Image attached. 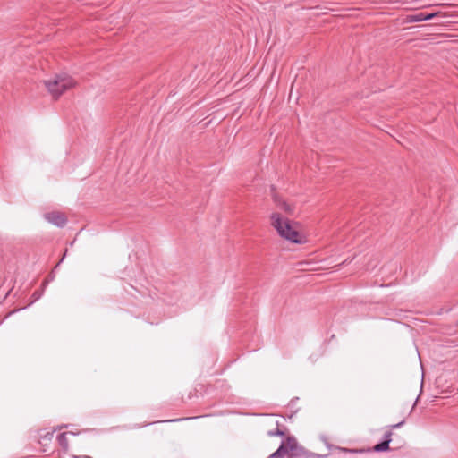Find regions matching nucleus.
Wrapping results in <instances>:
<instances>
[{"instance_id":"1","label":"nucleus","mask_w":458,"mask_h":458,"mask_svg":"<svg viewBox=\"0 0 458 458\" xmlns=\"http://www.w3.org/2000/svg\"><path fill=\"white\" fill-rule=\"evenodd\" d=\"M270 218L271 225L282 238L293 243L302 242L299 232L293 227L288 218L283 217L281 214L276 212L272 213Z\"/></svg>"},{"instance_id":"2","label":"nucleus","mask_w":458,"mask_h":458,"mask_svg":"<svg viewBox=\"0 0 458 458\" xmlns=\"http://www.w3.org/2000/svg\"><path fill=\"white\" fill-rule=\"evenodd\" d=\"M75 81L67 74H59L45 81V86L54 98L75 86Z\"/></svg>"},{"instance_id":"3","label":"nucleus","mask_w":458,"mask_h":458,"mask_svg":"<svg viewBox=\"0 0 458 458\" xmlns=\"http://www.w3.org/2000/svg\"><path fill=\"white\" fill-rule=\"evenodd\" d=\"M289 442V458H300V457H309L308 452L304 447L300 445L293 436H288Z\"/></svg>"},{"instance_id":"4","label":"nucleus","mask_w":458,"mask_h":458,"mask_svg":"<svg viewBox=\"0 0 458 458\" xmlns=\"http://www.w3.org/2000/svg\"><path fill=\"white\" fill-rule=\"evenodd\" d=\"M45 219L58 227H64L67 223V218L61 212H49L44 215Z\"/></svg>"},{"instance_id":"5","label":"nucleus","mask_w":458,"mask_h":458,"mask_svg":"<svg viewBox=\"0 0 458 458\" xmlns=\"http://www.w3.org/2000/svg\"><path fill=\"white\" fill-rule=\"evenodd\" d=\"M273 200L280 210L285 212L288 215H293L294 213V207L282 199L278 195L274 194Z\"/></svg>"},{"instance_id":"6","label":"nucleus","mask_w":458,"mask_h":458,"mask_svg":"<svg viewBox=\"0 0 458 458\" xmlns=\"http://www.w3.org/2000/svg\"><path fill=\"white\" fill-rule=\"evenodd\" d=\"M289 442L288 437L285 441H282L277 450L272 453L267 458H284L285 455L289 456Z\"/></svg>"},{"instance_id":"7","label":"nucleus","mask_w":458,"mask_h":458,"mask_svg":"<svg viewBox=\"0 0 458 458\" xmlns=\"http://www.w3.org/2000/svg\"><path fill=\"white\" fill-rule=\"evenodd\" d=\"M392 441L391 430L386 431L384 435V440L373 446V451L377 453L385 452L389 450V445Z\"/></svg>"},{"instance_id":"8","label":"nucleus","mask_w":458,"mask_h":458,"mask_svg":"<svg viewBox=\"0 0 458 458\" xmlns=\"http://www.w3.org/2000/svg\"><path fill=\"white\" fill-rule=\"evenodd\" d=\"M435 16L434 13L425 14L423 13H415L409 16L410 21L419 22L432 19Z\"/></svg>"},{"instance_id":"9","label":"nucleus","mask_w":458,"mask_h":458,"mask_svg":"<svg viewBox=\"0 0 458 458\" xmlns=\"http://www.w3.org/2000/svg\"><path fill=\"white\" fill-rule=\"evenodd\" d=\"M67 434V432H63L57 436L58 444L64 451H67L69 447Z\"/></svg>"},{"instance_id":"10","label":"nucleus","mask_w":458,"mask_h":458,"mask_svg":"<svg viewBox=\"0 0 458 458\" xmlns=\"http://www.w3.org/2000/svg\"><path fill=\"white\" fill-rule=\"evenodd\" d=\"M47 281H44L43 284H42V288L41 289H38V290H36L33 293H32V301L31 303H33L34 301L39 300L43 293H44V290H45V287L47 286Z\"/></svg>"},{"instance_id":"11","label":"nucleus","mask_w":458,"mask_h":458,"mask_svg":"<svg viewBox=\"0 0 458 458\" xmlns=\"http://www.w3.org/2000/svg\"><path fill=\"white\" fill-rule=\"evenodd\" d=\"M267 435L269 437H276V436H277V437H284V432L277 428L275 430H269L267 432Z\"/></svg>"},{"instance_id":"12","label":"nucleus","mask_w":458,"mask_h":458,"mask_svg":"<svg viewBox=\"0 0 458 458\" xmlns=\"http://www.w3.org/2000/svg\"><path fill=\"white\" fill-rule=\"evenodd\" d=\"M405 420H402L396 424H394L392 426H390V428L393 429V428H401L403 424H404Z\"/></svg>"},{"instance_id":"13","label":"nucleus","mask_w":458,"mask_h":458,"mask_svg":"<svg viewBox=\"0 0 458 458\" xmlns=\"http://www.w3.org/2000/svg\"><path fill=\"white\" fill-rule=\"evenodd\" d=\"M184 419H174V420H159L160 423H166V422H175V421H181Z\"/></svg>"},{"instance_id":"14","label":"nucleus","mask_w":458,"mask_h":458,"mask_svg":"<svg viewBox=\"0 0 458 458\" xmlns=\"http://www.w3.org/2000/svg\"><path fill=\"white\" fill-rule=\"evenodd\" d=\"M54 278H55V274H54V272H52V273L48 276V278H47V279H46L45 281H47V283H48L49 281L54 280Z\"/></svg>"},{"instance_id":"15","label":"nucleus","mask_w":458,"mask_h":458,"mask_svg":"<svg viewBox=\"0 0 458 458\" xmlns=\"http://www.w3.org/2000/svg\"><path fill=\"white\" fill-rule=\"evenodd\" d=\"M66 252H67V250H65V252H64V256H63V257H62V259H60L59 263L55 266V267H57L60 265V263L64 261V257H65V255H66Z\"/></svg>"},{"instance_id":"16","label":"nucleus","mask_w":458,"mask_h":458,"mask_svg":"<svg viewBox=\"0 0 458 458\" xmlns=\"http://www.w3.org/2000/svg\"><path fill=\"white\" fill-rule=\"evenodd\" d=\"M76 458H92L90 456L83 455V456H77Z\"/></svg>"},{"instance_id":"17","label":"nucleus","mask_w":458,"mask_h":458,"mask_svg":"<svg viewBox=\"0 0 458 458\" xmlns=\"http://www.w3.org/2000/svg\"><path fill=\"white\" fill-rule=\"evenodd\" d=\"M350 452L357 453V452H362V450H350Z\"/></svg>"}]
</instances>
